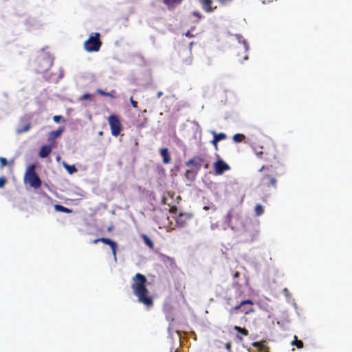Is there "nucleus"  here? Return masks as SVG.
Returning <instances> with one entry per match:
<instances>
[{
	"instance_id": "aec40b11",
	"label": "nucleus",
	"mask_w": 352,
	"mask_h": 352,
	"mask_svg": "<svg viewBox=\"0 0 352 352\" xmlns=\"http://www.w3.org/2000/svg\"><path fill=\"white\" fill-rule=\"evenodd\" d=\"M233 329L238 331V333H241V336L246 337L249 335V331L245 328H241L238 326H235L233 327Z\"/></svg>"
},
{
	"instance_id": "37998d69",
	"label": "nucleus",
	"mask_w": 352,
	"mask_h": 352,
	"mask_svg": "<svg viewBox=\"0 0 352 352\" xmlns=\"http://www.w3.org/2000/svg\"><path fill=\"white\" fill-rule=\"evenodd\" d=\"M236 338H237L239 341H242L243 340V338H242L241 336H240L239 334H236Z\"/></svg>"
},
{
	"instance_id": "58836bf2",
	"label": "nucleus",
	"mask_w": 352,
	"mask_h": 352,
	"mask_svg": "<svg viewBox=\"0 0 352 352\" xmlns=\"http://www.w3.org/2000/svg\"><path fill=\"white\" fill-rule=\"evenodd\" d=\"M218 142H214L213 140H212V142H210V143H212V146H214V148L215 150H218Z\"/></svg>"
},
{
	"instance_id": "a18cd8bd",
	"label": "nucleus",
	"mask_w": 352,
	"mask_h": 352,
	"mask_svg": "<svg viewBox=\"0 0 352 352\" xmlns=\"http://www.w3.org/2000/svg\"><path fill=\"white\" fill-rule=\"evenodd\" d=\"M186 36H188V37H191V36H192V35H191V34L190 33V32H186Z\"/></svg>"
},
{
	"instance_id": "2eb2a0df",
	"label": "nucleus",
	"mask_w": 352,
	"mask_h": 352,
	"mask_svg": "<svg viewBox=\"0 0 352 352\" xmlns=\"http://www.w3.org/2000/svg\"><path fill=\"white\" fill-rule=\"evenodd\" d=\"M182 1L178 0H163V3L167 6L168 10H173L179 5Z\"/></svg>"
},
{
	"instance_id": "0eeeda50",
	"label": "nucleus",
	"mask_w": 352,
	"mask_h": 352,
	"mask_svg": "<svg viewBox=\"0 0 352 352\" xmlns=\"http://www.w3.org/2000/svg\"><path fill=\"white\" fill-rule=\"evenodd\" d=\"M213 170H214L215 175H223L226 171L230 170V166L222 159L219 158L217 162L213 163Z\"/></svg>"
},
{
	"instance_id": "b1692460",
	"label": "nucleus",
	"mask_w": 352,
	"mask_h": 352,
	"mask_svg": "<svg viewBox=\"0 0 352 352\" xmlns=\"http://www.w3.org/2000/svg\"><path fill=\"white\" fill-rule=\"evenodd\" d=\"M30 123L28 122L26 124H25L24 126L19 129L18 130H16V132H18L19 134H21L24 132H26L30 130Z\"/></svg>"
},
{
	"instance_id": "e433bc0d",
	"label": "nucleus",
	"mask_w": 352,
	"mask_h": 352,
	"mask_svg": "<svg viewBox=\"0 0 352 352\" xmlns=\"http://www.w3.org/2000/svg\"><path fill=\"white\" fill-rule=\"evenodd\" d=\"M219 2L221 3V4L222 5H226L228 3H230L231 2L232 0H217Z\"/></svg>"
},
{
	"instance_id": "a211bd4d",
	"label": "nucleus",
	"mask_w": 352,
	"mask_h": 352,
	"mask_svg": "<svg viewBox=\"0 0 352 352\" xmlns=\"http://www.w3.org/2000/svg\"><path fill=\"white\" fill-rule=\"evenodd\" d=\"M63 166L65 167L66 171L68 172L69 174L72 175L77 172L76 168L74 166V165H69L66 164V162H63Z\"/></svg>"
},
{
	"instance_id": "f8f14e48",
	"label": "nucleus",
	"mask_w": 352,
	"mask_h": 352,
	"mask_svg": "<svg viewBox=\"0 0 352 352\" xmlns=\"http://www.w3.org/2000/svg\"><path fill=\"white\" fill-rule=\"evenodd\" d=\"M204 163V158L199 156H195L191 160H188L186 162V166H201L202 164Z\"/></svg>"
},
{
	"instance_id": "79ce46f5",
	"label": "nucleus",
	"mask_w": 352,
	"mask_h": 352,
	"mask_svg": "<svg viewBox=\"0 0 352 352\" xmlns=\"http://www.w3.org/2000/svg\"><path fill=\"white\" fill-rule=\"evenodd\" d=\"M170 213H175V212H176V211H177V208H176V207H173V208H170Z\"/></svg>"
},
{
	"instance_id": "4be33fe9",
	"label": "nucleus",
	"mask_w": 352,
	"mask_h": 352,
	"mask_svg": "<svg viewBox=\"0 0 352 352\" xmlns=\"http://www.w3.org/2000/svg\"><path fill=\"white\" fill-rule=\"evenodd\" d=\"M142 237H143L144 243H146V245L148 246V248L153 249V243L152 240L150 239V238L146 234H144L143 236H142Z\"/></svg>"
},
{
	"instance_id": "c756f323",
	"label": "nucleus",
	"mask_w": 352,
	"mask_h": 352,
	"mask_svg": "<svg viewBox=\"0 0 352 352\" xmlns=\"http://www.w3.org/2000/svg\"><path fill=\"white\" fill-rule=\"evenodd\" d=\"M0 164H1V167L6 166L7 165L6 158L1 157H0Z\"/></svg>"
},
{
	"instance_id": "473e14b6",
	"label": "nucleus",
	"mask_w": 352,
	"mask_h": 352,
	"mask_svg": "<svg viewBox=\"0 0 352 352\" xmlns=\"http://www.w3.org/2000/svg\"><path fill=\"white\" fill-rule=\"evenodd\" d=\"M6 183V179L4 177H0V188H3L4 185Z\"/></svg>"
},
{
	"instance_id": "ea45409f",
	"label": "nucleus",
	"mask_w": 352,
	"mask_h": 352,
	"mask_svg": "<svg viewBox=\"0 0 352 352\" xmlns=\"http://www.w3.org/2000/svg\"><path fill=\"white\" fill-rule=\"evenodd\" d=\"M61 78H62V74H58V78H54V79L51 78V80H52V81H58V80H60Z\"/></svg>"
},
{
	"instance_id": "de8ad7c7",
	"label": "nucleus",
	"mask_w": 352,
	"mask_h": 352,
	"mask_svg": "<svg viewBox=\"0 0 352 352\" xmlns=\"http://www.w3.org/2000/svg\"><path fill=\"white\" fill-rule=\"evenodd\" d=\"M248 351H249V352H255V351H250V349H248ZM259 352H270V351L267 349V351H259Z\"/></svg>"
},
{
	"instance_id": "c9c22d12",
	"label": "nucleus",
	"mask_w": 352,
	"mask_h": 352,
	"mask_svg": "<svg viewBox=\"0 0 352 352\" xmlns=\"http://www.w3.org/2000/svg\"><path fill=\"white\" fill-rule=\"evenodd\" d=\"M243 44L244 52H247L248 50L249 49V47L248 46L247 42L244 39L243 40Z\"/></svg>"
},
{
	"instance_id": "423d86ee",
	"label": "nucleus",
	"mask_w": 352,
	"mask_h": 352,
	"mask_svg": "<svg viewBox=\"0 0 352 352\" xmlns=\"http://www.w3.org/2000/svg\"><path fill=\"white\" fill-rule=\"evenodd\" d=\"M245 305L252 306L254 305V302L250 300H242L239 305L233 307V308L230 309V313L232 314L234 311L241 310L244 314H248L254 311L253 308L247 309V307H245Z\"/></svg>"
},
{
	"instance_id": "09e8293b",
	"label": "nucleus",
	"mask_w": 352,
	"mask_h": 352,
	"mask_svg": "<svg viewBox=\"0 0 352 352\" xmlns=\"http://www.w3.org/2000/svg\"><path fill=\"white\" fill-rule=\"evenodd\" d=\"M247 59H248V56L246 55V56H245L243 57V60H246Z\"/></svg>"
},
{
	"instance_id": "412c9836",
	"label": "nucleus",
	"mask_w": 352,
	"mask_h": 352,
	"mask_svg": "<svg viewBox=\"0 0 352 352\" xmlns=\"http://www.w3.org/2000/svg\"><path fill=\"white\" fill-rule=\"evenodd\" d=\"M245 139V135L242 133H236L233 135L232 140L233 142L236 143H239L243 141Z\"/></svg>"
},
{
	"instance_id": "4c0bfd02",
	"label": "nucleus",
	"mask_w": 352,
	"mask_h": 352,
	"mask_svg": "<svg viewBox=\"0 0 352 352\" xmlns=\"http://www.w3.org/2000/svg\"><path fill=\"white\" fill-rule=\"evenodd\" d=\"M115 94H116V91L113 90L108 93V95L107 97H111L112 98H116V96H114Z\"/></svg>"
},
{
	"instance_id": "6e6552de",
	"label": "nucleus",
	"mask_w": 352,
	"mask_h": 352,
	"mask_svg": "<svg viewBox=\"0 0 352 352\" xmlns=\"http://www.w3.org/2000/svg\"><path fill=\"white\" fill-rule=\"evenodd\" d=\"M191 214L188 212H180L175 217L176 226L179 227H185L190 219Z\"/></svg>"
},
{
	"instance_id": "39448f33",
	"label": "nucleus",
	"mask_w": 352,
	"mask_h": 352,
	"mask_svg": "<svg viewBox=\"0 0 352 352\" xmlns=\"http://www.w3.org/2000/svg\"><path fill=\"white\" fill-rule=\"evenodd\" d=\"M108 124H109L111 134L113 136L117 137L120 134L122 125L118 116L113 114L108 117Z\"/></svg>"
},
{
	"instance_id": "9b49d317",
	"label": "nucleus",
	"mask_w": 352,
	"mask_h": 352,
	"mask_svg": "<svg viewBox=\"0 0 352 352\" xmlns=\"http://www.w3.org/2000/svg\"><path fill=\"white\" fill-rule=\"evenodd\" d=\"M65 130V128L64 126H60L57 130L50 131V133H48V142L54 144L55 139L60 136Z\"/></svg>"
},
{
	"instance_id": "a878e982",
	"label": "nucleus",
	"mask_w": 352,
	"mask_h": 352,
	"mask_svg": "<svg viewBox=\"0 0 352 352\" xmlns=\"http://www.w3.org/2000/svg\"><path fill=\"white\" fill-rule=\"evenodd\" d=\"M146 123H147V119L144 118V121H142L141 122H136V127H137V129H144L145 126H146Z\"/></svg>"
},
{
	"instance_id": "c03bdc74",
	"label": "nucleus",
	"mask_w": 352,
	"mask_h": 352,
	"mask_svg": "<svg viewBox=\"0 0 352 352\" xmlns=\"http://www.w3.org/2000/svg\"><path fill=\"white\" fill-rule=\"evenodd\" d=\"M163 95L162 91H158L157 94V98H160Z\"/></svg>"
},
{
	"instance_id": "49530a36",
	"label": "nucleus",
	"mask_w": 352,
	"mask_h": 352,
	"mask_svg": "<svg viewBox=\"0 0 352 352\" xmlns=\"http://www.w3.org/2000/svg\"><path fill=\"white\" fill-rule=\"evenodd\" d=\"M283 292H285V294H287L288 289L287 288L283 289Z\"/></svg>"
},
{
	"instance_id": "a19ab883",
	"label": "nucleus",
	"mask_w": 352,
	"mask_h": 352,
	"mask_svg": "<svg viewBox=\"0 0 352 352\" xmlns=\"http://www.w3.org/2000/svg\"><path fill=\"white\" fill-rule=\"evenodd\" d=\"M239 277V273L238 272H236L235 273H234V274H233L234 278H238Z\"/></svg>"
},
{
	"instance_id": "f704fd0d",
	"label": "nucleus",
	"mask_w": 352,
	"mask_h": 352,
	"mask_svg": "<svg viewBox=\"0 0 352 352\" xmlns=\"http://www.w3.org/2000/svg\"><path fill=\"white\" fill-rule=\"evenodd\" d=\"M225 349L228 350V351L231 352V342H228L225 344Z\"/></svg>"
},
{
	"instance_id": "cd10ccee",
	"label": "nucleus",
	"mask_w": 352,
	"mask_h": 352,
	"mask_svg": "<svg viewBox=\"0 0 352 352\" xmlns=\"http://www.w3.org/2000/svg\"><path fill=\"white\" fill-rule=\"evenodd\" d=\"M192 15H193L194 17L197 18V23H198L199 21L202 18V15L199 11L192 12Z\"/></svg>"
},
{
	"instance_id": "4468645a",
	"label": "nucleus",
	"mask_w": 352,
	"mask_h": 352,
	"mask_svg": "<svg viewBox=\"0 0 352 352\" xmlns=\"http://www.w3.org/2000/svg\"><path fill=\"white\" fill-rule=\"evenodd\" d=\"M160 155L162 157V162L164 164L170 163V157L169 156L168 150L167 148H162L160 150Z\"/></svg>"
},
{
	"instance_id": "f03ea898",
	"label": "nucleus",
	"mask_w": 352,
	"mask_h": 352,
	"mask_svg": "<svg viewBox=\"0 0 352 352\" xmlns=\"http://www.w3.org/2000/svg\"><path fill=\"white\" fill-rule=\"evenodd\" d=\"M147 278L144 274L137 273L131 278V290L137 300L147 308L153 306V298L146 286Z\"/></svg>"
},
{
	"instance_id": "7ed1b4c3",
	"label": "nucleus",
	"mask_w": 352,
	"mask_h": 352,
	"mask_svg": "<svg viewBox=\"0 0 352 352\" xmlns=\"http://www.w3.org/2000/svg\"><path fill=\"white\" fill-rule=\"evenodd\" d=\"M100 33H91L89 38L84 43V49L87 52H98L100 51L102 43L100 39Z\"/></svg>"
},
{
	"instance_id": "c85d7f7f",
	"label": "nucleus",
	"mask_w": 352,
	"mask_h": 352,
	"mask_svg": "<svg viewBox=\"0 0 352 352\" xmlns=\"http://www.w3.org/2000/svg\"><path fill=\"white\" fill-rule=\"evenodd\" d=\"M129 101H131V104L132 107H133L134 109H137L138 102L136 100L133 99V97H131V98H129Z\"/></svg>"
},
{
	"instance_id": "ddd939ff",
	"label": "nucleus",
	"mask_w": 352,
	"mask_h": 352,
	"mask_svg": "<svg viewBox=\"0 0 352 352\" xmlns=\"http://www.w3.org/2000/svg\"><path fill=\"white\" fill-rule=\"evenodd\" d=\"M54 143H50L49 145H43L39 151V157L42 158L47 157L53 149Z\"/></svg>"
},
{
	"instance_id": "8fccbe9b",
	"label": "nucleus",
	"mask_w": 352,
	"mask_h": 352,
	"mask_svg": "<svg viewBox=\"0 0 352 352\" xmlns=\"http://www.w3.org/2000/svg\"><path fill=\"white\" fill-rule=\"evenodd\" d=\"M177 1H183V0H177Z\"/></svg>"
},
{
	"instance_id": "7c9ffc66",
	"label": "nucleus",
	"mask_w": 352,
	"mask_h": 352,
	"mask_svg": "<svg viewBox=\"0 0 352 352\" xmlns=\"http://www.w3.org/2000/svg\"><path fill=\"white\" fill-rule=\"evenodd\" d=\"M96 91H97V94H98L102 96H105V97L107 96L108 93H109V92L104 91L100 89H98Z\"/></svg>"
},
{
	"instance_id": "5701e85b",
	"label": "nucleus",
	"mask_w": 352,
	"mask_h": 352,
	"mask_svg": "<svg viewBox=\"0 0 352 352\" xmlns=\"http://www.w3.org/2000/svg\"><path fill=\"white\" fill-rule=\"evenodd\" d=\"M254 213H256V215L257 217H259L263 214V208L262 205L257 204L256 207H254Z\"/></svg>"
},
{
	"instance_id": "2f4dec72",
	"label": "nucleus",
	"mask_w": 352,
	"mask_h": 352,
	"mask_svg": "<svg viewBox=\"0 0 352 352\" xmlns=\"http://www.w3.org/2000/svg\"><path fill=\"white\" fill-rule=\"evenodd\" d=\"M91 96L88 94V93H86V94H84L83 95H82V97H81V100H91Z\"/></svg>"
},
{
	"instance_id": "f257e3e1",
	"label": "nucleus",
	"mask_w": 352,
	"mask_h": 352,
	"mask_svg": "<svg viewBox=\"0 0 352 352\" xmlns=\"http://www.w3.org/2000/svg\"><path fill=\"white\" fill-rule=\"evenodd\" d=\"M258 158L265 162V164L259 168L260 185L267 188H276V178L284 175L285 169L280 163V157L276 153V148H273L268 151H256Z\"/></svg>"
},
{
	"instance_id": "bb28decb",
	"label": "nucleus",
	"mask_w": 352,
	"mask_h": 352,
	"mask_svg": "<svg viewBox=\"0 0 352 352\" xmlns=\"http://www.w3.org/2000/svg\"><path fill=\"white\" fill-rule=\"evenodd\" d=\"M53 120H54V122L59 123L60 122H66V120L63 118L61 116H53Z\"/></svg>"
},
{
	"instance_id": "1a4fd4ad",
	"label": "nucleus",
	"mask_w": 352,
	"mask_h": 352,
	"mask_svg": "<svg viewBox=\"0 0 352 352\" xmlns=\"http://www.w3.org/2000/svg\"><path fill=\"white\" fill-rule=\"evenodd\" d=\"M99 242H102L110 246L111 250H112L113 255L116 257V248H118V244L108 238H99L94 240V243L96 244Z\"/></svg>"
},
{
	"instance_id": "6ab92c4d",
	"label": "nucleus",
	"mask_w": 352,
	"mask_h": 352,
	"mask_svg": "<svg viewBox=\"0 0 352 352\" xmlns=\"http://www.w3.org/2000/svg\"><path fill=\"white\" fill-rule=\"evenodd\" d=\"M54 209L56 211H58V212H63V213H72V209L69 208H66L62 205H55L54 206Z\"/></svg>"
},
{
	"instance_id": "f3484780",
	"label": "nucleus",
	"mask_w": 352,
	"mask_h": 352,
	"mask_svg": "<svg viewBox=\"0 0 352 352\" xmlns=\"http://www.w3.org/2000/svg\"><path fill=\"white\" fill-rule=\"evenodd\" d=\"M213 135L212 140L214 142H220L221 140H226V135L224 133H217L214 131H210Z\"/></svg>"
},
{
	"instance_id": "20e7f679",
	"label": "nucleus",
	"mask_w": 352,
	"mask_h": 352,
	"mask_svg": "<svg viewBox=\"0 0 352 352\" xmlns=\"http://www.w3.org/2000/svg\"><path fill=\"white\" fill-rule=\"evenodd\" d=\"M34 169V164L30 165L28 168H27L26 173H25L24 181L28 183L32 188H38L42 184V182L40 180V177Z\"/></svg>"
},
{
	"instance_id": "dca6fc26",
	"label": "nucleus",
	"mask_w": 352,
	"mask_h": 352,
	"mask_svg": "<svg viewBox=\"0 0 352 352\" xmlns=\"http://www.w3.org/2000/svg\"><path fill=\"white\" fill-rule=\"evenodd\" d=\"M265 342H254L252 343V346H253L254 348H257V350L259 351V352H265V351L268 350L270 351V348L265 346Z\"/></svg>"
},
{
	"instance_id": "393cba45",
	"label": "nucleus",
	"mask_w": 352,
	"mask_h": 352,
	"mask_svg": "<svg viewBox=\"0 0 352 352\" xmlns=\"http://www.w3.org/2000/svg\"><path fill=\"white\" fill-rule=\"evenodd\" d=\"M292 344L296 346L298 349L302 348V342L301 340H297L296 336H294V340L292 342Z\"/></svg>"
},
{
	"instance_id": "72a5a7b5",
	"label": "nucleus",
	"mask_w": 352,
	"mask_h": 352,
	"mask_svg": "<svg viewBox=\"0 0 352 352\" xmlns=\"http://www.w3.org/2000/svg\"><path fill=\"white\" fill-rule=\"evenodd\" d=\"M193 174H194V173L192 170H186V173H184V177L189 179L190 177H191V175Z\"/></svg>"
},
{
	"instance_id": "9d476101",
	"label": "nucleus",
	"mask_w": 352,
	"mask_h": 352,
	"mask_svg": "<svg viewBox=\"0 0 352 352\" xmlns=\"http://www.w3.org/2000/svg\"><path fill=\"white\" fill-rule=\"evenodd\" d=\"M202 9L206 13H212L217 8V6H212V0H199Z\"/></svg>"
}]
</instances>
